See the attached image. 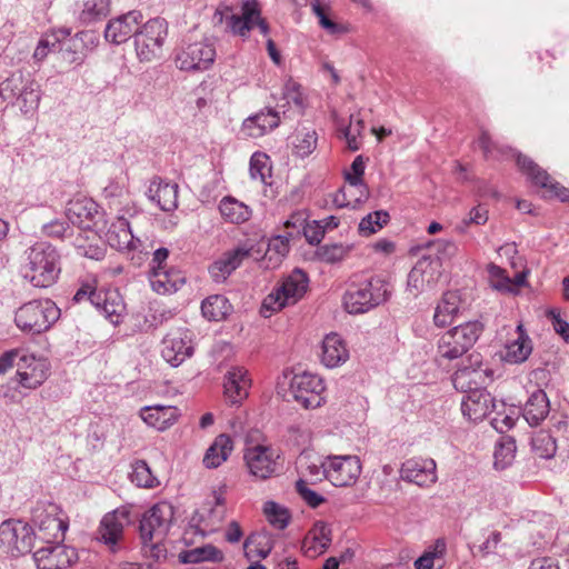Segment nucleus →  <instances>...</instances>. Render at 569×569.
<instances>
[{
    "instance_id": "f257e3e1",
    "label": "nucleus",
    "mask_w": 569,
    "mask_h": 569,
    "mask_svg": "<svg viewBox=\"0 0 569 569\" xmlns=\"http://www.w3.org/2000/svg\"><path fill=\"white\" fill-rule=\"evenodd\" d=\"M23 277L33 287L49 288L61 272V257L49 242H36L24 251Z\"/></svg>"
},
{
    "instance_id": "f03ea898",
    "label": "nucleus",
    "mask_w": 569,
    "mask_h": 569,
    "mask_svg": "<svg viewBox=\"0 0 569 569\" xmlns=\"http://www.w3.org/2000/svg\"><path fill=\"white\" fill-rule=\"evenodd\" d=\"M390 296V283L381 277H372L360 283H351L342 301L348 313L362 315L388 301Z\"/></svg>"
},
{
    "instance_id": "7ed1b4c3",
    "label": "nucleus",
    "mask_w": 569,
    "mask_h": 569,
    "mask_svg": "<svg viewBox=\"0 0 569 569\" xmlns=\"http://www.w3.org/2000/svg\"><path fill=\"white\" fill-rule=\"evenodd\" d=\"M60 318V309L50 299L32 300L22 305L14 315L17 327L23 332L38 335L47 331Z\"/></svg>"
},
{
    "instance_id": "20e7f679",
    "label": "nucleus",
    "mask_w": 569,
    "mask_h": 569,
    "mask_svg": "<svg viewBox=\"0 0 569 569\" xmlns=\"http://www.w3.org/2000/svg\"><path fill=\"white\" fill-rule=\"evenodd\" d=\"M14 100L23 113L36 110L40 102L39 84L21 70L0 82V101L13 103Z\"/></svg>"
},
{
    "instance_id": "39448f33",
    "label": "nucleus",
    "mask_w": 569,
    "mask_h": 569,
    "mask_svg": "<svg viewBox=\"0 0 569 569\" xmlns=\"http://www.w3.org/2000/svg\"><path fill=\"white\" fill-rule=\"evenodd\" d=\"M482 329L479 321H468L446 331L438 340V357L447 360L462 357L479 339Z\"/></svg>"
},
{
    "instance_id": "423d86ee",
    "label": "nucleus",
    "mask_w": 569,
    "mask_h": 569,
    "mask_svg": "<svg viewBox=\"0 0 569 569\" xmlns=\"http://www.w3.org/2000/svg\"><path fill=\"white\" fill-rule=\"evenodd\" d=\"M365 159L357 156L351 163L350 171H346L345 179L348 186L340 188L332 198L337 208H358L368 199V187L363 181Z\"/></svg>"
},
{
    "instance_id": "0eeeda50",
    "label": "nucleus",
    "mask_w": 569,
    "mask_h": 569,
    "mask_svg": "<svg viewBox=\"0 0 569 569\" xmlns=\"http://www.w3.org/2000/svg\"><path fill=\"white\" fill-rule=\"evenodd\" d=\"M168 36V23L162 18H153L140 26L136 33L134 47L141 62H150L162 53V46Z\"/></svg>"
},
{
    "instance_id": "6e6552de",
    "label": "nucleus",
    "mask_w": 569,
    "mask_h": 569,
    "mask_svg": "<svg viewBox=\"0 0 569 569\" xmlns=\"http://www.w3.org/2000/svg\"><path fill=\"white\" fill-rule=\"evenodd\" d=\"M308 283V276L302 270H293L263 299L262 309L273 312L297 303L307 292Z\"/></svg>"
},
{
    "instance_id": "1a4fd4ad",
    "label": "nucleus",
    "mask_w": 569,
    "mask_h": 569,
    "mask_svg": "<svg viewBox=\"0 0 569 569\" xmlns=\"http://www.w3.org/2000/svg\"><path fill=\"white\" fill-rule=\"evenodd\" d=\"M33 546L32 528L21 520H6L0 525V551L12 557L31 551Z\"/></svg>"
},
{
    "instance_id": "9d476101",
    "label": "nucleus",
    "mask_w": 569,
    "mask_h": 569,
    "mask_svg": "<svg viewBox=\"0 0 569 569\" xmlns=\"http://www.w3.org/2000/svg\"><path fill=\"white\" fill-rule=\"evenodd\" d=\"M174 509L171 503L161 501L148 509L140 520L141 541L164 539L172 523Z\"/></svg>"
},
{
    "instance_id": "9b49d317",
    "label": "nucleus",
    "mask_w": 569,
    "mask_h": 569,
    "mask_svg": "<svg viewBox=\"0 0 569 569\" xmlns=\"http://www.w3.org/2000/svg\"><path fill=\"white\" fill-rule=\"evenodd\" d=\"M325 389L322 379L308 372L295 375L290 382V393L306 409H315L322 405Z\"/></svg>"
},
{
    "instance_id": "f8f14e48",
    "label": "nucleus",
    "mask_w": 569,
    "mask_h": 569,
    "mask_svg": "<svg viewBox=\"0 0 569 569\" xmlns=\"http://www.w3.org/2000/svg\"><path fill=\"white\" fill-rule=\"evenodd\" d=\"M227 28L241 38H247L249 32L256 26L261 34H269V24L261 17L260 6L257 0H242L241 13L231 14L226 19Z\"/></svg>"
},
{
    "instance_id": "ddd939ff",
    "label": "nucleus",
    "mask_w": 569,
    "mask_h": 569,
    "mask_svg": "<svg viewBox=\"0 0 569 569\" xmlns=\"http://www.w3.org/2000/svg\"><path fill=\"white\" fill-rule=\"evenodd\" d=\"M214 58V47L202 39L182 47L176 56V64L180 70L203 71L213 63Z\"/></svg>"
},
{
    "instance_id": "4468645a",
    "label": "nucleus",
    "mask_w": 569,
    "mask_h": 569,
    "mask_svg": "<svg viewBox=\"0 0 569 569\" xmlns=\"http://www.w3.org/2000/svg\"><path fill=\"white\" fill-rule=\"evenodd\" d=\"M279 458V452L273 447L266 445L248 447L243 453L250 475L259 480H266L277 472Z\"/></svg>"
},
{
    "instance_id": "2eb2a0df",
    "label": "nucleus",
    "mask_w": 569,
    "mask_h": 569,
    "mask_svg": "<svg viewBox=\"0 0 569 569\" xmlns=\"http://www.w3.org/2000/svg\"><path fill=\"white\" fill-rule=\"evenodd\" d=\"M442 274V263L431 257L420 258L408 274L407 288L417 297L420 292L433 288Z\"/></svg>"
},
{
    "instance_id": "dca6fc26",
    "label": "nucleus",
    "mask_w": 569,
    "mask_h": 569,
    "mask_svg": "<svg viewBox=\"0 0 569 569\" xmlns=\"http://www.w3.org/2000/svg\"><path fill=\"white\" fill-rule=\"evenodd\" d=\"M17 380L27 389H36L48 378L49 363L46 359L36 358L33 355H21L16 363Z\"/></svg>"
},
{
    "instance_id": "f3484780",
    "label": "nucleus",
    "mask_w": 569,
    "mask_h": 569,
    "mask_svg": "<svg viewBox=\"0 0 569 569\" xmlns=\"http://www.w3.org/2000/svg\"><path fill=\"white\" fill-rule=\"evenodd\" d=\"M361 472V465L355 456H338L327 461V479L336 487L353 485Z\"/></svg>"
},
{
    "instance_id": "a211bd4d",
    "label": "nucleus",
    "mask_w": 569,
    "mask_h": 569,
    "mask_svg": "<svg viewBox=\"0 0 569 569\" xmlns=\"http://www.w3.org/2000/svg\"><path fill=\"white\" fill-rule=\"evenodd\" d=\"M517 164L522 173H525L536 186L546 189L551 197H556L561 201H567L569 199V189L552 181L549 173L527 156L519 153L517 156Z\"/></svg>"
},
{
    "instance_id": "6ab92c4d",
    "label": "nucleus",
    "mask_w": 569,
    "mask_h": 569,
    "mask_svg": "<svg viewBox=\"0 0 569 569\" xmlns=\"http://www.w3.org/2000/svg\"><path fill=\"white\" fill-rule=\"evenodd\" d=\"M469 365L460 367L452 376L455 388L461 392L469 393L476 388H481L486 380V370L482 369L480 353H471L468 357Z\"/></svg>"
},
{
    "instance_id": "aec40b11",
    "label": "nucleus",
    "mask_w": 569,
    "mask_h": 569,
    "mask_svg": "<svg viewBox=\"0 0 569 569\" xmlns=\"http://www.w3.org/2000/svg\"><path fill=\"white\" fill-rule=\"evenodd\" d=\"M142 19L143 16L140 11L132 10L110 20L104 30L106 40L120 44L131 37L136 39V33L139 31Z\"/></svg>"
},
{
    "instance_id": "412c9836",
    "label": "nucleus",
    "mask_w": 569,
    "mask_h": 569,
    "mask_svg": "<svg viewBox=\"0 0 569 569\" xmlns=\"http://www.w3.org/2000/svg\"><path fill=\"white\" fill-rule=\"evenodd\" d=\"M73 548L64 545H51L38 549L33 559L39 569H64L77 560Z\"/></svg>"
},
{
    "instance_id": "4be33fe9",
    "label": "nucleus",
    "mask_w": 569,
    "mask_h": 569,
    "mask_svg": "<svg viewBox=\"0 0 569 569\" xmlns=\"http://www.w3.org/2000/svg\"><path fill=\"white\" fill-rule=\"evenodd\" d=\"M400 477L419 487H429L437 481L436 462L432 459H408L401 466Z\"/></svg>"
},
{
    "instance_id": "5701e85b",
    "label": "nucleus",
    "mask_w": 569,
    "mask_h": 569,
    "mask_svg": "<svg viewBox=\"0 0 569 569\" xmlns=\"http://www.w3.org/2000/svg\"><path fill=\"white\" fill-rule=\"evenodd\" d=\"M496 408L493 397L482 388H476L467 393L461 401V410L465 417L471 421H480Z\"/></svg>"
},
{
    "instance_id": "b1692460",
    "label": "nucleus",
    "mask_w": 569,
    "mask_h": 569,
    "mask_svg": "<svg viewBox=\"0 0 569 569\" xmlns=\"http://www.w3.org/2000/svg\"><path fill=\"white\" fill-rule=\"evenodd\" d=\"M251 256V248L237 247L221 254L210 267L209 273L217 283L223 282L241 266L244 259Z\"/></svg>"
},
{
    "instance_id": "393cba45",
    "label": "nucleus",
    "mask_w": 569,
    "mask_h": 569,
    "mask_svg": "<svg viewBox=\"0 0 569 569\" xmlns=\"http://www.w3.org/2000/svg\"><path fill=\"white\" fill-rule=\"evenodd\" d=\"M98 42L97 37L91 31H81L72 38L62 40L59 44V52L68 63L81 64L86 58L88 44L92 47Z\"/></svg>"
},
{
    "instance_id": "a878e982",
    "label": "nucleus",
    "mask_w": 569,
    "mask_h": 569,
    "mask_svg": "<svg viewBox=\"0 0 569 569\" xmlns=\"http://www.w3.org/2000/svg\"><path fill=\"white\" fill-rule=\"evenodd\" d=\"M224 396L231 405H238L249 395L251 379L243 367H231L224 377Z\"/></svg>"
},
{
    "instance_id": "bb28decb",
    "label": "nucleus",
    "mask_w": 569,
    "mask_h": 569,
    "mask_svg": "<svg viewBox=\"0 0 569 569\" xmlns=\"http://www.w3.org/2000/svg\"><path fill=\"white\" fill-rule=\"evenodd\" d=\"M192 352L191 341L180 332L169 333L162 341V358L172 367L180 366Z\"/></svg>"
},
{
    "instance_id": "cd10ccee",
    "label": "nucleus",
    "mask_w": 569,
    "mask_h": 569,
    "mask_svg": "<svg viewBox=\"0 0 569 569\" xmlns=\"http://www.w3.org/2000/svg\"><path fill=\"white\" fill-rule=\"evenodd\" d=\"M128 521V511L126 510H114L102 518L98 531L99 539L109 546L111 551H116V546L121 539Z\"/></svg>"
},
{
    "instance_id": "c85d7f7f",
    "label": "nucleus",
    "mask_w": 569,
    "mask_h": 569,
    "mask_svg": "<svg viewBox=\"0 0 569 569\" xmlns=\"http://www.w3.org/2000/svg\"><path fill=\"white\" fill-rule=\"evenodd\" d=\"M97 213L98 204L88 198L72 199L66 209L68 220L82 230L91 229Z\"/></svg>"
},
{
    "instance_id": "c756f323",
    "label": "nucleus",
    "mask_w": 569,
    "mask_h": 569,
    "mask_svg": "<svg viewBox=\"0 0 569 569\" xmlns=\"http://www.w3.org/2000/svg\"><path fill=\"white\" fill-rule=\"evenodd\" d=\"M140 417L148 426L164 431L178 421L180 410L173 406H147L141 409Z\"/></svg>"
},
{
    "instance_id": "7c9ffc66",
    "label": "nucleus",
    "mask_w": 569,
    "mask_h": 569,
    "mask_svg": "<svg viewBox=\"0 0 569 569\" xmlns=\"http://www.w3.org/2000/svg\"><path fill=\"white\" fill-rule=\"evenodd\" d=\"M178 190L177 183L163 181L161 178H154L148 189L147 196L162 211H173L178 208Z\"/></svg>"
},
{
    "instance_id": "2f4dec72",
    "label": "nucleus",
    "mask_w": 569,
    "mask_h": 569,
    "mask_svg": "<svg viewBox=\"0 0 569 569\" xmlns=\"http://www.w3.org/2000/svg\"><path fill=\"white\" fill-rule=\"evenodd\" d=\"M106 238L109 246L119 251L137 250L141 246V241L134 239L129 221L126 218H118L108 229Z\"/></svg>"
},
{
    "instance_id": "473e14b6",
    "label": "nucleus",
    "mask_w": 569,
    "mask_h": 569,
    "mask_svg": "<svg viewBox=\"0 0 569 569\" xmlns=\"http://www.w3.org/2000/svg\"><path fill=\"white\" fill-rule=\"evenodd\" d=\"M184 282L186 278L178 269L154 268L150 271V283L158 293L176 292Z\"/></svg>"
},
{
    "instance_id": "72a5a7b5",
    "label": "nucleus",
    "mask_w": 569,
    "mask_h": 569,
    "mask_svg": "<svg viewBox=\"0 0 569 569\" xmlns=\"http://www.w3.org/2000/svg\"><path fill=\"white\" fill-rule=\"evenodd\" d=\"M280 111L268 109L267 112L260 111L257 114L247 118L243 121L242 130L252 138H259L266 134L267 132L273 130L279 126Z\"/></svg>"
},
{
    "instance_id": "f704fd0d",
    "label": "nucleus",
    "mask_w": 569,
    "mask_h": 569,
    "mask_svg": "<svg viewBox=\"0 0 569 569\" xmlns=\"http://www.w3.org/2000/svg\"><path fill=\"white\" fill-rule=\"evenodd\" d=\"M349 359V351L343 339L338 333H329L322 341V363L336 368Z\"/></svg>"
},
{
    "instance_id": "c9c22d12",
    "label": "nucleus",
    "mask_w": 569,
    "mask_h": 569,
    "mask_svg": "<svg viewBox=\"0 0 569 569\" xmlns=\"http://www.w3.org/2000/svg\"><path fill=\"white\" fill-rule=\"evenodd\" d=\"M331 542V528L323 521L313 525L303 540L302 549L309 557L323 553Z\"/></svg>"
},
{
    "instance_id": "e433bc0d",
    "label": "nucleus",
    "mask_w": 569,
    "mask_h": 569,
    "mask_svg": "<svg viewBox=\"0 0 569 569\" xmlns=\"http://www.w3.org/2000/svg\"><path fill=\"white\" fill-rule=\"evenodd\" d=\"M550 405L546 392L537 389L531 393L523 408V418L530 426H538L549 413Z\"/></svg>"
},
{
    "instance_id": "4c0bfd02",
    "label": "nucleus",
    "mask_w": 569,
    "mask_h": 569,
    "mask_svg": "<svg viewBox=\"0 0 569 569\" xmlns=\"http://www.w3.org/2000/svg\"><path fill=\"white\" fill-rule=\"evenodd\" d=\"M460 308V297L455 291L445 292L441 301L437 305L433 322L437 327L443 328L453 322Z\"/></svg>"
},
{
    "instance_id": "58836bf2",
    "label": "nucleus",
    "mask_w": 569,
    "mask_h": 569,
    "mask_svg": "<svg viewBox=\"0 0 569 569\" xmlns=\"http://www.w3.org/2000/svg\"><path fill=\"white\" fill-rule=\"evenodd\" d=\"M113 325H118L126 311V306L118 291L108 290L100 292V305L94 306Z\"/></svg>"
},
{
    "instance_id": "ea45409f",
    "label": "nucleus",
    "mask_w": 569,
    "mask_h": 569,
    "mask_svg": "<svg viewBox=\"0 0 569 569\" xmlns=\"http://www.w3.org/2000/svg\"><path fill=\"white\" fill-rule=\"evenodd\" d=\"M517 338L506 345L503 360L510 363H521L532 351L531 340L525 333L522 325L517 327Z\"/></svg>"
},
{
    "instance_id": "a19ab883",
    "label": "nucleus",
    "mask_w": 569,
    "mask_h": 569,
    "mask_svg": "<svg viewBox=\"0 0 569 569\" xmlns=\"http://www.w3.org/2000/svg\"><path fill=\"white\" fill-rule=\"evenodd\" d=\"M232 449L233 445L231 438L226 433L219 435L208 448L203 457V465L210 469L219 467L228 459Z\"/></svg>"
},
{
    "instance_id": "79ce46f5",
    "label": "nucleus",
    "mask_w": 569,
    "mask_h": 569,
    "mask_svg": "<svg viewBox=\"0 0 569 569\" xmlns=\"http://www.w3.org/2000/svg\"><path fill=\"white\" fill-rule=\"evenodd\" d=\"M273 537L270 532L262 530L247 537L243 549L248 559L253 557L267 558L273 548Z\"/></svg>"
},
{
    "instance_id": "37998d69",
    "label": "nucleus",
    "mask_w": 569,
    "mask_h": 569,
    "mask_svg": "<svg viewBox=\"0 0 569 569\" xmlns=\"http://www.w3.org/2000/svg\"><path fill=\"white\" fill-rule=\"evenodd\" d=\"M221 216L231 223H242L250 219L251 209L232 197H224L219 203Z\"/></svg>"
},
{
    "instance_id": "c03bdc74",
    "label": "nucleus",
    "mask_w": 569,
    "mask_h": 569,
    "mask_svg": "<svg viewBox=\"0 0 569 569\" xmlns=\"http://www.w3.org/2000/svg\"><path fill=\"white\" fill-rule=\"evenodd\" d=\"M286 103H278L277 109L286 117L288 111L292 114L301 116L305 109L303 97L300 86L293 81H288L283 88V98Z\"/></svg>"
},
{
    "instance_id": "a18cd8bd",
    "label": "nucleus",
    "mask_w": 569,
    "mask_h": 569,
    "mask_svg": "<svg viewBox=\"0 0 569 569\" xmlns=\"http://www.w3.org/2000/svg\"><path fill=\"white\" fill-rule=\"evenodd\" d=\"M231 305L222 295H213L204 299L201 303L203 317L208 320L219 321L226 318L230 312Z\"/></svg>"
},
{
    "instance_id": "49530a36",
    "label": "nucleus",
    "mask_w": 569,
    "mask_h": 569,
    "mask_svg": "<svg viewBox=\"0 0 569 569\" xmlns=\"http://www.w3.org/2000/svg\"><path fill=\"white\" fill-rule=\"evenodd\" d=\"M220 560H222L221 551L211 545L184 550L179 553V561L181 563H199L202 561Z\"/></svg>"
},
{
    "instance_id": "de8ad7c7",
    "label": "nucleus",
    "mask_w": 569,
    "mask_h": 569,
    "mask_svg": "<svg viewBox=\"0 0 569 569\" xmlns=\"http://www.w3.org/2000/svg\"><path fill=\"white\" fill-rule=\"evenodd\" d=\"M34 521L40 531H44L48 538L50 537L54 540L63 539L64 531L68 528V525L63 520L52 513H36Z\"/></svg>"
},
{
    "instance_id": "09e8293b",
    "label": "nucleus",
    "mask_w": 569,
    "mask_h": 569,
    "mask_svg": "<svg viewBox=\"0 0 569 569\" xmlns=\"http://www.w3.org/2000/svg\"><path fill=\"white\" fill-rule=\"evenodd\" d=\"M516 441L511 437H503L497 443L493 452V466L497 470H505L515 460L516 456Z\"/></svg>"
},
{
    "instance_id": "8fccbe9b",
    "label": "nucleus",
    "mask_w": 569,
    "mask_h": 569,
    "mask_svg": "<svg viewBox=\"0 0 569 569\" xmlns=\"http://www.w3.org/2000/svg\"><path fill=\"white\" fill-rule=\"evenodd\" d=\"M110 12V0H83L80 20L91 23L106 18Z\"/></svg>"
},
{
    "instance_id": "3c124183",
    "label": "nucleus",
    "mask_w": 569,
    "mask_h": 569,
    "mask_svg": "<svg viewBox=\"0 0 569 569\" xmlns=\"http://www.w3.org/2000/svg\"><path fill=\"white\" fill-rule=\"evenodd\" d=\"M535 453L543 459L552 458L557 451L556 439L547 431H538L531 439Z\"/></svg>"
},
{
    "instance_id": "603ef678",
    "label": "nucleus",
    "mask_w": 569,
    "mask_h": 569,
    "mask_svg": "<svg viewBox=\"0 0 569 569\" xmlns=\"http://www.w3.org/2000/svg\"><path fill=\"white\" fill-rule=\"evenodd\" d=\"M130 479L138 487L154 488L159 485L158 479L152 475L150 467L144 460H138L132 465Z\"/></svg>"
},
{
    "instance_id": "864d4df0",
    "label": "nucleus",
    "mask_w": 569,
    "mask_h": 569,
    "mask_svg": "<svg viewBox=\"0 0 569 569\" xmlns=\"http://www.w3.org/2000/svg\"><path fill=\"white\" fill-rule=\"evenodd\" d=\"M318 136L315 130L299 132L293 141V154L303 159L309 157L317 148Z\"/></svg>"
},
{
    "instance_id": "5fc2aeb1",
    "label": "nucleus",
    "mask_w": 569,
    "mask_h": 569,
    "mask_svg": "<svg viewBox=\"0 0 569 569\" xmlns=\"http://www.w3.org/2000/svg\"><path fill=\"white\" fill-rule=\"evenodd\" d=\"M389 220V213L383 210H378L368 213L359 222V233L362 236H370L380 230Z\"/></svg>"
},
{
    "instance_id": "6e6d98bb",
    "label": "nucleus",
    "mask_w": 569,
    "mask_h": 569,
    "mask_svg": "<svg viewBox=\"0 0 569 569\" xmlns=\"http://www.w3.org/2000/svg\"><path fill=\"white\" fill-rule=\"evenodd\" d=\"M263 512L270 525L278 529H284L289 523L290 515L288 509L274 501H267L263 507Z\"/></svg>"
},
{
    "instance_id": "4d7b16f0",
    "label": "nucleus",
    "mask_w": 569,
    "mask_h": 569,
    "mask_svg": "<svg viewBox=\"0 0 569 569\" xmlns=\"http://www.w3.org/2000/svg\"><path fill=\"white\" fill-rule=\"evenodd\" d=\"M250 176L252 179L266 183L270 177L271 167L269 166V157L264 153L256 152L250 160Z\"/></svg>"
},
{
    "instance_id": "13d9d810",
    "label": "nucleus",
    "mask_w": 569,
    "mask_h": 569,
    "mask_svg": "<svg viewBox=\"0 0 569 569\" xmlns=\"http://www.w3.org/2000/svg\"><path fill=\"white\" fill-rule=\"evenodd\" d=\"M312 12L317 16L319 19V24L326 29L330 34H337L342 32L343 28L329 19L328 17V10L329 8L321 3L320 0H311L310 2Z\"/></svg>"
},
{
    "instance_id": "bf43d9fd",
    "label": "nucleus",
    "mask_w": 569,
    "mask_h": 569,
    "mask_svg": "<svg viewBox=\"0 0 569 569\" xmlns=\"http://www.w3.org/2000/svg\"><path fill=\"white\" fill-rule=\"evenodd\" d=\"M349 250V247L341 243L326 244L318 249V256L325 262L335 263L341 261Z\"/></svg>"
},
{
    "instance_id": "052dcab7",
    "label": "nucleus",
    "mask_w": 569,
    "mask_h": 569,
    "mask_svg": "<svg viewBox=\"0 0 569 569\" xmlns=\"http://www.w3.org/2000/svg\"><path fill=\"white\" fill-rule=\"evenodd\" d=\"M72 229L61 219H54L42 226V233L51 238H66L71 236Z\"/></svg>"
},
{
    "instance_id": "680f3d73",
    "label": "nucleus",
    "mask_w": 569,
    "mask_h": 569,
    "mask_svg": "<svg viewBox=\"0 0 569 569\" xmlns=\"http://www.w3.org/2000/svg\"><path fill=\"white\" fill-rule=\"evenodd\" d=\"M488 272L492 279H497L492 282V287L502 292H511V279L506 274V270L497 264L490 263L488 266Z\"/></svg>"
},
{
    "instance_id": "e2e57ef3",
    "label": "nucleus",
    "mask_w": 569,
    "mask_h": 569,
    "mask_svg": "<svg viewBox=\"0 0 569 569\" xmlns=\"http://www.w3.org/2000/svg\"><path fill=\"white\" fill-rule=\"evenodd\" d=\"M446 550V543L437 540L435 551L425 552L415 561L416 569H432L435 559L441 557Z\"/></svg>"
},
{
    "instance_id": "0e129e2a",
    "label": "nucleus",
    "mask_w": 569,
    "mask_h": 569,
    "mask_svg": "<svg viewBox=\"0 0 569 569\" xmlns=\"http://www.w3.org/2000/svg\"><path fill=\"white\" fill-rule=\"evenodd\" d=\"M488 221V210L483 206L479 204L473 207L468 217L461 221L459 229L465 231L470 224L481 226Z\"/></svg>"
},
{
    "instance_id": "69168bd1",
    "label": "nucleus",
    "mask_w": 569,
    "mask_h": 569,
    "mask_svg": "<svg viewBox=\"0 0 569 569\" xmlns=\"http://www.w3.org/2000/svg\"><path fill=\"white\" fill-rule=\"evenodd\" d=\"M296 489L301 498L312 508L319 507L325 501V498L316 491L309 489L306 481L302 479H299L296 482Z\"/></svg>"
},
{
    "instance_id": "338daca9",
    "label": "nucleus",
    "mask_w": 569,
    "mask_h": 569,
    "mask_svg": "<svg viewBox=\"0 0 569 569\" xmlns=\"http://www.w3.org/2000/svg\"><path fill=\"white\" fill-rule=\"evenodd\" d=\"M430 247L436 253L433 259H439L440 262L445 259H450L457 252V246L451 240H437L430 243Z\"/></svg>"
},
{
    "instance_id": "774afa93",
    "label": "nucleus",
    "mask_w": 569,
    "mask_h": 569,
    "mask_svg": "<svg viewBox=\"0 0 569 569\" xmlns=\"http://www.w3.org/2000/svg\"><path fill=\"white\" fill-rule=\"evenodd\" d=\"M100 292L101 290H96L91 284H83L74 293L73 301H89L92 306L100 305Z\"/></svg>"
}]
</instances>
